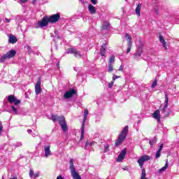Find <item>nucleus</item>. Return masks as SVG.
Here are the masks:
<instances>
[{
	"label": "nucleus",
	"instance_id": "1",
	"mask_svg": "<svg viewBox=\"0 0 179 179\" xmlns=\"http://www.w3.org/2000/svg\"><path fill=\"white\" fill-rule=\"evenodd\" d=\"M51 120L53 122H57L58 121L62 131L64 132H66L68 131V124H66V120H65V116L64 115H60V116H57L54 114L51 115Z\"/></svg>",
	"mask_w": 179,
	"mask_h": 179
},
{
	"label": "nucleus",
	"instance_id": "2",
	"mask_svg": "<svg viewBox=\"0 0 179 179\" xmlns=\"http://www.w3.org/2000/svg\"><path fill=\"white\" fill-rule=\"evenodd\" d=\"M128 126H125L121 133L120 134L117 139L116 140L115 143V146L118 147L124 143V141L127 139V135H128Z\"/></svg>",
	"mask_w": 179,
	"mask_h": 179
},
{
	"label": "nucleus",
	"instance_id": "3",
	"mask_svg": "<svg viewBox=\"0 0 179 179\" xmlns=\"http://www.w3.org/2000/svg\"><path fill=\"white\" fill-rule=\"evenodd\" d=\"M70 164V171L71 174V177L73 179H82V177L79 173L76 171V169H75V165H73V159L71 158L69 161Z\"/></svg>",
	"mask_w": 179,
	"mask_h": 179
},
{
	"label": "nucleus",
	"instance_id": "4",
	"mask_svg": "<svg viewBox=\"0 0 179 179\" xmlns=\"http://www.w3.org/2000/svg\"><path fill=\"white\" fill-rule=\"evenodd\" d=\"M16 55V50H11L7 52L6 54H3L0 58V63L5 62L6 59H10Z\"/></svg>",
	"mask_w": 179,
	"mask_h": 179
},
{
	"label": "nucleus",
	"instance_id": "5",
	"mask_svg": "<svg viewBox=\"0 0 179 179\" xmlns=\"http://www.w3.org/2000/svg\"><path fill=\"white\" fill-rule=\"evenodd\" d=\"M73 96H78V90L76 89L71 88L69 91H66L64 94V99H72Z\"/></svg>",
	"mask_w": 179,
	"mask_h": 179
},
{
	"label": "nucleus",
	"instance_id": "6",
	"mask_svg": "<svg viewBox=\"0 0 179 179\" xmlns=\"http://www.w3.org/2000/svg\"><path fill=\"white\" fill-rule=\"evenodd\" d=\"M48 23H50V18L48 16L45 15L43 17L41 21L38 22V27H45V26H48Z\"/></svg>",
	"mask_w": 179,
	"mask_h": 179
},
{
	"label": "nucleus",
	"instance_id": "7",
	"mask_svg": "<svg viewBox=\"0 0 179 179\" xmlns=\"http://www.w3.org/2000/svg\"><path fill=\"white\" fill-rule=\"evenodd\" d=\"M125 37L127 41V54L131 52V49L132 48V38L128 33H125Z\"/></svg>",
	"mask_w": 179,
	"mask_h": 179
},
{
	"label": "nucleus",
	"instance_id": "8",
	"mask_svg": "<svg viewBox=\"0 0 179 179\" xmlns=\"http://www.w3.org/2000/svg\"><path fill=\"white\" fill-rule=\"evenodd\" d=\"M8 103H10V104H12V103H14L15 106H19V104H20L21 103L20 100L16 99V96H15V95L13 94L8 96Z\"/></svg>",
	"mask_w": 179,
	"mask_h": 179
},
{
	"label": "nucleus",
	"instance_id": "9",
	"mask_svg": "<svg viewBox=\"0 0 179 179\" xmlns=\"http://www.w3.org/2000/svg\"><path fill=\"white\" fill-rule=\"evenodd\" d=\"M41 92H43V90H41V77H38L35 85V93L38 95L40 94Z\"/></svg>",
	"mask_w": 179,
	"mask_h": 179
},
{
	"label": "nucleus",
	"instance_id": "10",
	"mask_svg": "<svg viewBox=\"0 0 179 179\" xmlns=\"http://www.w3.org/2000/svg\"><path fill=\"white\" fill-rule=\"evenodd\" d=\"M150 159V156L149 155H143L138 159L137 163H138L141 169L143 167V164L145 162H148Z\"/></svg>",
	"mask_w": 179,
	"mask_h": 179
},
{
	"label": "nucleus",
	"instance_id": "11",
	"mask_svg": "<svg viewBox=\"0 0 179 179\" xmlns=\"http://www.w3.org/2000/svg\"><path fill=\"white\" fill-rule=\"evenodd\" d=\"M143 54V45L141 43L138 48L137 51L136 52L135 55H134V59H136V58H139Z\"/></svg>",
	"mask_w": 179,
	"mask_h": 179
},
{
	"label": "nucleus",
	"instance_id": "12",
	"mask_svg": "<svg viewBox=\"0 0 179 179\" xmlns=\"http://www.w3.org/2000/svg\"><path fill=\"white\" fill-rule=\"evenodd\" d=\"M67 54H73L76 58H80V52L78 51V50L75 49V48H69L67 49Z\"/></svg>",
	"mask_w": 179,
	"mask_h": 179
},
{
	"label": "nucleus",
	"instance_id": "13",
	"mask_svg": "<svg viewBox=\"0 0 179 179\" xmlns=\"http://www.w3.org/2000/svg\"><path fill=\"white\" fill-rule=\"evenodd\" d=\"M49 17L50 23H57L59 19H61V15L59 13L52 15Z\"/></svg>",
	"mask_w": 179,
	"mask_h": 179
},
{
	"label": "nucleus",
	"instance_id": "14",
	"mask_svg": "<svg viewBox=\"0 0 179 179\" xmlns=\"http://www.w3.org/2000/svg\"><path fill=\"white\" fill-rule=\"evenodd\" d=\"M115 60V58L114 57V55H112L110 58H109V62H108V71L109 73H111L114 71L113 69V65H114V61Z\"/></svg>",
	"mask_w": 179,
	"mask_h": 179
},
{
	"label": "nucleus",
	"instance_id": "15",
	"mask_svg": "<svg viewBox=\"0 0 179 179\" xmlns=\"http://www.w3.org/2000/svg\"><path fill=\"white\" fill-rule=\"evenodd\" d=\"M169 106V96H167V94H165V106L162 108V114H164L165 117H169V113H167L166 111V109L167 108V106Z\"/></svg>",
	"mask_w": 179,
	"mask_h": 179
},
{
	"label": "nucleus",
	"instance_id": "16",
	"mask_svg": "<svg viewBox=\"0 0 179 179\" xmlns=\"http://www.w3.org/2000/svg\"><path fill=\"white\" fill-rule=\"evenodd\" d=\"M127 155V148H124L122 150L120 155L117 157V162L120 163V162H122L124 159H125V155Z\"/></svg>",
	"mask_w": 179,
	"mask_h": 179
},
{
	"label": "nucleus",
	"instance_id": "17",
	"mask_svg": "<svg viewBox=\"0 0 179 179\" xmlns=\"http://www.w3.org/2000/svg\"><path fill=\"white\" fill-rule=\"evenodd\" d=\"M106 50H107V43H103L100 49V55L104 57L106 55Z\"/></svg>",
	"mask_w": 179,
	"mask_h": 179
},
{
	"label": "nucleus",
	"instance_id": "18",
	"mask_svg": "<svg viewBox=\"0 0 179 179\" xmlns=\"http://www.w3.org/2000/svg\"><path fill=\"white\" fill-rule=\"evenodd\" d=\"M8 43L10 44H15V43H17V38L13 34H10L9 35Z\"/></svg>",
	"mask_w": 179,
	"mask_h": 179
},
{
	"label": "nucleus",
	"instance_id": "19",
	"mask_svg": "<svg viewBox=\"0 0 179 179\" xmlns=\"http://www.w3.org/2000/svg\"><path fill=\"white\" fill-rule=\"evenodd\" d=\"M152 117L155 118V120H157L158 122H160V110H156L152 113Z\"/></svg>",
	"mask_w": 179,
	"mask_h": 179
},
{
	"label": "nucleus",
	"instance_id": "20",
	"mask_svg": "<svg viewBox=\"0 0 179 179\" xmlns=\"http://www.w3.org/2000/svg\"><path fill=\"white\" fill-rule=\"evenodd\" d=\"M111 27V24L108 21H104L101 27V30H108Z\"/></svg>",
	"mask_w": 179,
	"mask_h": 179
},
{
	"label": "nucleus",
	"instance_id": "21",
	"mask_svg": "<svg viewBox=\"0 0 179 179\" xmlns=\"http://www.w3.org/2000/svg\"><path fill=\"white\" fill-rule=\"evenodd\" d=\"M50 148H51V145H48L44 148L45 157H48V156H51V150H50Z\"/></svg>",
	"mask_w": 179,
	"mask_h": 179
},
{
	"label": "nucleus",
	"instance_id": "22",
	"mask_svg": "<svg viewBox=\"0 0 179 179\" xmlns=\"http://www.w3.org/2000/svg\"><path fill=\"white\" fill-rule=\"evenodd\" d=\"M159 41L162 43L163 47L165 48V50H167V43L164 40V37H163L162 35H159Z\"/></svg>",
	"mask_w": 179,
	"mask_h": 179
},
{
	"label": "nucleus",
	"instance_id": "23",
	"mask_svg": "<svg viewBox=\"0 0 179 179\" xmlns=\"http://www.w3.org/2000/svg\"><path fill=\"white\" fill-rule=\"evenodd\" d=\"M88 10L92 15H96V7L92 4L88 5Z\"/></svg>",
	"mask_w": 179,
	"mask_h": 179
},
{
	"label": "nucleus",
	"instance_id": "24",
	"mask_svg": "<svg viewBox=\"0 0 179 179\" xmlns=\"http://www.w3.org/2000/svg\"><path fill=\"white\" fill-rule=\"evenodd\" d=\"M141 8H142V3H139L135 10V12L137 15V16H138V17H141Z\"/></svg>",
	"mask_w": 179,
	"mask_h": 179
},
{
	"label": "nucleus",
	"instance_id": "25",
	"mask_svg": "<svg viewBox=\"0 0 179 179\" xmlns=\"http://www.w3.org/2000/svg\"><path fill=\"white\" fill-rule=\"evenodd\" d=\"M87 115H89V110H84V118L83 120V125H85V122H86V120H87Z\"/></svg>",
	"mask_w": 179,
	"mask_h": 179
},
{
	"label": "nucleus",
	"instance_id": "26",
	"mask_svg": "<svg viewBox=\"0 0 179 179\" xmlns=\"http://www.w3.org/2000/svg\"><path fill=\"white\" fill-rule=\"evenodd\" d=\"M168 168H169V160L166 159L165 166H163L162 169H159L158 173H163V171H166V170H167Z\"/></svg>",
	"mask_w": 179,
	"mask_h": 179
},
{
	"label": "nucleus",
	"instance_id": "27",
	"mask_svg": "<svg viewBox=\"0 0 179 179\" xmlns=\"http://www.w3.org/2000/svg\"><path fill=\"white\" fill-rule=\"evenodd\" d=\"M156 142H157V138L156 137H154V138H152L149 141L150 146H153L154 144L156 143Z\"/></svg>",
	"mask_w": 179,
	"mask_h": 179
},
{
	"label": "nucleus",
	"instance_id": "28",
	"mask_svg": "<svg viewBox=\"0 0 179 179\" xmlns=\"http://www.w3.org/2000/svg\"><path fill=\"white\" fill-rule=\"evenodd\" d=\"M85 138V124L82 125L80 141Z\"/></svg>",
	"mask_w": 179,
	"mask_h": 179
},
{
	"label": "nucleus",
	"instance_id": "29",
	"mask_svg": "<svg viewBox=\"0 0 179 179\" xmlns=\"http://www.w3.org/2000/svg\"><path fill=\"white\" fill-rule=\"evenodd\" d=\"M29 175L30 178H33V177H34V171H33V169H29Z\"/></svg>",
	"mask_w": 179,
	"mask_h": 179
},
{
	"label": "nucleus",
	"instance_id": "30",
	"mask_svg": "<svg viewBox=\"0 0 179 179\" xmlns=\"http://www.w3.org/2000/svg\"><path fill=\"white\" fill-rule=\"evenodd\" d=\"M93 146V145H94V142H92V143H89V141L87 140L86 143H85V148H87V146Z\"/></svg>",
	"mask_w": 179,
	"mask_h": 179
},
{
	"label": "nucleus",
	"instance_id": "31",
	"mask_svg": "<svg viewBox=\"0 0 179 179\" xmlns=\"http://www.w3.org/2000/svg\"><path fill=\"white\" fill-rule=\"evenodd\" d=\"M160 153H162V151L160 150H158L156 155H155V158L159 159L160 157Z\"/></svg>",
	"mask_w": 179,
	"mask_h": 179
},
{
	"label": "nucleus",
	"instance_id": "32",
	"mask_svg": "<svg viewBox=\"0 0 179 179\" xmlns=\"http://www.w3.org/2000/svg\"><path fill=\"white\" fill-rule=\"evenodd\" d=\"M157 85V80L155 79V80H154V81L151 85L152 89H153Z\"/></svg>",
	"mask_w": 179,
	"mask_h": 179
},
{
	"label": "nucleus",
	"instance_id": "33",
	"mask_svg": "<svg viewBox=\"0 0 179 179\" xmlns=\"http://www.w3.org/2000/svg\"><path fill=\"white\" fill-rule=\"evenodd\" d=\"M109 148H110V145H106L103 150V153H107V152H108Z\"/></svg>",
	"mask_w": 179,
	"mask_h": 179
},
{
	"label": "nucleus",
	"instance_id": "34",
	"mask_svg": "<svg viewBox=\"0 0 179 179\" xmlns=\"http://www.w3.org/2000/svg\"><path fill=\"white\" fill-rule=\"evenodd\" d=\"M11 108L13 109V111L15 113V114L17 113V108L15 107V106H12Z\"/></svg>",
	"mask_w": 179,
	"mask_h": 179
},
{
	"label": "nucleus",
	"instance_id": "35",
	"mask_svg": "<svg viewBox=\"0 0 179 179\" xmlns=\"http://www.w3.org/2000/svg\"><path fill=\"white\" fill-rule=\"evenodd\" d=\"M119 78H121V76L113 75V81L115 82V80H117V79H119Z\"/></svg>",
	"mask_w": 179,
	"mask_h": 179
},
{
	"label": "nucleus",
	"instance_id": "36",
	"mask_svg": "<svg viewBox=\"0 0 179 179\" xmlns=\"http://www.w3.org/2000/svg\"><path fill=\"white\" fill-rule=\"evenodd\" d=\"M155 13L157 15H159V7H157V6H155Z\"/></svg>",
	"mask_w": 179,
	"mask_h": 179
},
{
	"label": "nucleus",
	"instance_id": "37",
	"mask_svg": "<svg viewBox=\"0 0 179 179\" xmlns=\"http://www.w3.org/2000/svg\"><path fill=\"white\" fill-rule=\"evenodd\" d=\"M38 177H40V172H37L34 175V178H37Z\"/></svg>",
	"mask_w": 179,
	"mask_h": 179
},
{
	"label": "nucleus",
	"instance_id": "38",
	"mask_svg": "<svg viewBox=\"0 0 179 179\" xmlns=\"http://www.w3.org/2000/svg\"><path fill=\"white\" fill-rule=\"evenodd\" d=\"M113 85H114V81L112 80L111 83H110L108 85L109 89H111V87H113Z\"/></svg>",
	"mask_w": 179,
	"mask_h": 179
},
{
	"label": "nucleus",
	"instance_id": "39",
	"mask_svg": "<svg viewBox=\"0 0 179 179\" xmlns=\"http://www.w3.org/2000/svg\"><path fill=\"white\" fill-rule=\"evenodd\" d=\"M3 129L2 128V122H0V134H2Z\"/></svg>",
	"mask_w": 179,
	"mask_h": 179
},
{
	"label": "nucleus",
	"instance_id": "40",
	"mask_svg": "<svg viewBox=\"0 0 179 179\" xmlns=\"http://www.w3.org/2000/svg\"><path fill=\"white\" fill-rule=\"evenodd\" d=\"M91 3H92V5H96L97 3V0H91Z\"/></svg>",
	"mask_w": 179,
	"mask_h": 179
},
{
	"label": "nucleus",
	"instance_id": "41",
	"mask_svg": "<svg viewBox=\"0 0 179 179\" xmlns=\"http://www.w3.org/2000/svg\"><path fill=\"white\" fill-rule=\"evenodd\" d=\"M163 149V144H161L160 145H159V150H160L161 152H162V150Z\"/></svg>",
	"mask_w": 179,
	"mask_h": 179
},
{
	"label": "nucleus",
	"instance_id": "42",
	"mask_svg": "<svg viewBox=\"0 0 179 179\" xmlns=\"http://www.w3.org/2000/svg\"><path fill=\"white\" fill-rule=\"evenodd\" d=\"M124 70V67L122 66V65L120 66V67L119 68V71H122Z\"/></svg>",
	"mask_w": 179,
	"mask_h": 179
},
{
	"label": "nucleus",
	"instance_id": "43",
	"mask_svg": "<svg viewBox=\"0 0 179 179\" xmlns=\"http://www.w3.org/2000/svg\"><path fill=\"white\" fill-rule=\"evenodd\" d=\"M57 179H64V178L62 177V176L59 175L57 177Z\"/></svg>",
	"mask_w": 179,
	"mask_h": 179
},
{
	"label": "nucleus",
	"instance_id": "44",
	"mask_svg": "<svg viewBox=\"0 0 179 179\" xmlns=\"http://www.w3.org/2000/svg\"><path fill=\"white\" fill-rule=\"evenodd\" d=\"M27 1H29V0H20L22 3H26V2H27Z\"/></svg>",
	"mask_w": 179,
	"mask_h": 179
},
{
	"label": "nucleus",
	"instance_id": "45",
	"mask_svg": "<svg viewBox=\"0 0 179 179\" xmlns=\"http://www.w3.org/2000/svg\"><path fill=\"white\" fill-rule=\"evenodd\" d=\"M6 22H7V23H10V19L6 18Z\"/></svg>",
	"mask_w": 179,
	"mask_h": 179
},
{
	"label": "nucleus",
	"instance_id": "46",
	"mask_svg": "<svg viewBox=\"0 0 179 179\" xmlns=\"http://www.w3.org/2000/svg\"><path fill=\"white\" fill-rule=\"evenodd\" d=\"M27 132H28V134H31L33 132V131H31V129H28Z\"/></svg>",
	"mask_w": 179,
	"mask_h": 179
},
{
	"label": "nucleus",
	"instance_id": "47",
	"mask_svg": "<svg viewBox=\"0 0 179 179\" xmlns=\"http://www.w3.org/2000/svg\"><path fill=\"white\" fill-rule=\"evenodd\" d=\"M56 65L58 68H59V62H57Z\"/></svg>",
	"mask_w": 179,
	"mask_h": 179
},
{
	"label": "nucleus",
	"instance_id": "48",
	"mask_svg": "<svg viewBox=\"0 0 179 179\" xmlns=\"http://www.w3.org/2000/svg\"><path fill=\"white\" fill-rule=\"evenodd\" d=\"M36 1L37 0H33L32 3H36Z\"/></svg>",
	"mask_w": 179,
	"mask_h": 179
},
{
	"label": "nucleus",
	"instance_id": "49",
	"mask_svg": "<svg viewBox=\"0 0 179 179\" xmlns=\"http://www.w3.org/2000/svg\"><path fill=\"white\" fill-rule=\"evenodd\" d=\"M10 179H17V177L15 176L13 178H10Z\"/></svg>",
	"mask_w": 179,
	"mask_h": 179
},
{
	"label": "nucleus",
	"instance_id": "50",
	"mask_svg": "<svg viewBox=\"0 0 179 179\" xmlns=\"http://www.w3.org/2000/svg\"><path fill=\"white\" fill-rule=\"evenodd\" d=\"M80 1H82V0H80Z\"/></svg>",
	"mask_w": 179,
	"mask_h": 179
},
{
	"label": "nucleus",
	"instance_id": "51",
	"mask_svg": "<svg viewBox=\"0 0 179 179\" xmlns=\"http://www.w3.org/2000/svg\"><path fill=\"white\" fill-rule=\"evenodd\" d=\"M23 179V178H22Z\"/></svg>",
	"mask_w": 179,
	"mask_h": 179
}]
</instances>
